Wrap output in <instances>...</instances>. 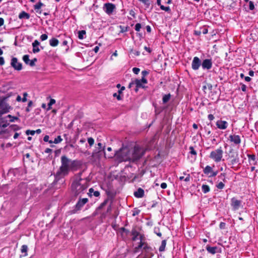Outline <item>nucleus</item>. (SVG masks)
Instances as JSON below:
<instances>
[{
	"mask_svg": "<svg viewBox=\"0 0 258 258\" xmlns=\"http://www.w3.org/2000/svg\"><path fill=\"white\" fill-rule=\"evenodd\" d=\"M166 241L167 240L166 239L163 240L161 242V244L159 248V250L160 252H163L165 251V247L166 245Z\"/></svg>",
	"mask_w": 258,
	"mask_h": 258,
	"instance_id": "33",
	"label": "nucleus"
},
{
	"mask_svg": "<svg viewBox=\"0 0 258 258\" xmlns=\"http://www.w3.org/2000/svg\"><path fill=\"white\" fill-rule=\"evenodd\" d=\"M12 131H17L20 130V127L16 124H12L9 126Z\"/></svg>",
	"mask_w": 258,
	"mask_h": 258,
	"instance_id": "41",
	"label": "nucleus"
},
{
	"mask_svg": "<svg viewBox=\"0 0 258 258\" xmlns=\"http://www.w3.org/2000/svg\"><path fill=\"white\" fill-rule=\"evenodd\" d=\"M200 29L202 31V33L206 34L208 32V29L206 26L200 27Z\"/></svg>",
	"mask_w": 258,
	"mask_h": 258,
	"instance_id": "48",
	"label": "nucleus"
},
{
	"mask_svg": "<svg viewBox=\"0 0 258 258\" xmlns=\"http://www.w3.org/2000/svg\"><path fill=\"white\" fill-rule=\"evenodd\" d=\"M35 133V131H33V130H28L26 131V134L27 135H31L32 136H33Z\"/></svg>",
	"mask_w": 258,
	"mask_h": 258,
	"instance_id": "64",
	"label": "nucleus"
},
{
	"mask_svg": "<svg viewBox=\"0 0 258 258\" xmlns=\"http://www.w3.org/2000/svg\"><path fill=\"white\" fill-rule=\"evenodd\" d=\"M97 146L92 152L91 156L92 158L95 159H99L104 156L105 158H112L113 155L107 154L105 152V146H103L102 143H98Z\"/></svg>",
	"mask_w": 258,
	"mask_h": 258,
	"instance_id": "3",
	"label": "nucleus"
},
{
	"mask_svg": "<svg viewBox=\"0 0 258 258\" xmlns=\"http://www.w3.org/2000/svg\"><path fill=\"white\" fill-rule=\"evenodd\" d=\"M7 117L9 118L10 120L8 121L10 122H14L15 120H20L19 118L17 116H13L11 114H9Z\"/></svg>",
	"mask_w": 258,
	"mask_h": 258,
	"instance_id": "40",
	"label": "nucleus"
},
{
	"mask_svg": "<svg viewBox=\"0 0 258 258\" xmlns=\"http://www.w3.org/2000/svg\"><path fill=\"white\" fill-rule=\"evenodd\" d=\"M106 194L107 195L108 201L111 200L112 201L116 196V192L114 190H111L109 188L105 190Z\"/></svg>",
	"mask_w": 258,
	"mask_h": 258,
	"instance_id": "24",
	"label": "nucleus"
},
{
	"mask_svg": "<svg viewBox=\"0 0 258 258\" xmlns=\"http://www.w3.org/2000/svg\"><path fill=\"white\" fill-rule=\"evenodd\" d=\"M3 114H0V127L5 128L9 125V122L7 120V117H2Z\"/></svg>",
	"mask_w": 258,
	"mask_h": 258,
	"instance_id": "22",
	"label": "nucleus"
},
{
	"mask_svg": "<svg viewBox=\"0 0 258 258\" xmlns=\"http://www.w3.org/2000/svg\"><path fill=\"white\" fill-rule=\"evenodd\" d=\"M135 85H136V87L137 88H144L145 86L143 85V83L140 81L139 79H136L134 80Z\"/></svg>",
	"mask_w": 258,
	"mask_h": 258,
	"instance_id": "34",
	"label": "nucleus"
},
{
	"mask_svg": "<svg viewBox=\"0 0 258 258\" xmlns=\"http://www.w3.org/2000/svg\"><path fill=\"white\" fill-rule=\"evenodd\" d=\"M88 143L90 147H92L94 143V140L93 138L90 137L88 138Z\"/></svg>",
	"mask_w": 258,
	"mask_h": 258,
	"instance_id": "55",
	"label": "nucleus"
},
{
	"mask_svg": "<svg viewBox=\"0 0 258 258\" xmlns=\"http://www.w3.org/2000/svg\"><path fill=\"white\" fill-rule=\"evenodd\" d=\"M83 165L82 161L78 160H71V171H77L81 168Z\"/></svg>",
	"mask_w": 258,
	"mask_h": 258,
	"instance_id": "12",
	"label": "nucleus"
},
{
	"mask_svg": "<svg viewBox=\"0 0 258 258\" xmlns=\"http://www.w3.org/2000/svg\"><path fill=\"white\" fill-rule=\"evenodd\" d=\"M30 15L29 14L25 12V11H22L19 15V18L20 19H29L30 18Z\"/></svg>",
	"mask_w": 258,
	"mask_h": 258,
	"instance_id": "28",
	"label": "nucleus"
},
{
	"mask_svg": "<svg viewBox=\"0 0 258 258\" xmlns=\"http://www.w3.org/2000/svg\"><path fill=\"white\" fill-rule=\"evenodd\" d=\"M201 66H202L201 59L197 56L194 57L191 63L192 69L195 71L198 70Z\"/></svg>",
	"mask_w": 258,
	"mask_h": 258,
	"instance_id": "14",
	"label": "nucleus"
},
{
	"mask_svg": "<svg viewBox=\"0 0 258 258\" xmlns=\"http://www.w3.org/2000/svg\"><path fill=\"white\" fill-rule=\"evenodd\" d=\"M11 66L14 70L18 71H21L23 68L22 63L18 62L17 58L15 57H13L11 59Z\"/></svg>",
	"mask_w": 258,
	"mask_h": 258,
	"instance_id": "10",
	"label": "nucleus"
},
{
	"mask_svg": "<svg viewBox=\"0 0 258 258\" xmlns=\"http://www.w3.org/2000/svg\"><path fill=\"white\" fill-rule=\"evenodd\" d=\"M89 200L87 198H80L76 204L74 206L73 209L69 210L67 212L68 215H71L77 213L81 211L84 206L88 202Z\"/></svg>",
	"mask_w": 258,
	"mask_h": 258,
	"instance_id": "5",
	"label": "nucleus"
},
{
	"mask_svg": "<svg viewBox=\"0 0 258 258\" xmlns=\"http://www.w3.org/2000/svg\"><path fill=\"white\" fill-rule=\"evenodd\" d=\"M225 186V183L222 181H220L216 184V187L219 189H222Z\"/></svg>",
	"mask_w": 258,
	"mask_h": 258,
	"instance_id": "45",
	"label": "nucleus"
},
{
	"mask_svg": "<svg viewBox=\"0 0 258 258\" xmlns=\"http://www.w3.org/2000/svg\"><path fill=\"white\" fill-rule=\"evenodd\" d=\"M83 172V171H81V172L76 174L75 175L74 179L72 183L80 184V182H82V181L84 180L81 177Z\"/></svg>",
	"mask_w": 258,
	"mask_h": 258,
	"instance_id": "19",
	"label": "nucleus"
},
{
	"mask_svg": "<svg viewBox=\"0 0 258 258\" xmlns=\"http://www.w3.org/2000/svg\"><path fill=\"white\" fill-rule=\"evenodd\" d=\"M231 205L235 210L238 209L241 204V201L237 200L235 197H233L231 200Z\"/></svg>",
	"mask_w": 258,
	"mask_h": 258,
	"instance_id": "17",
	"label": "nucleus"
},
{
	"mask_svg": "<svg viewBox=\"0 0 258 258\" xmlns=\"http://www.w3.org/2000/svg\"><path fill=\"white\" fill-rule=\"evenodd\" d=\"M47 99H49V102L47 104L48 107L46 109V111L51 109V106L55 103V100L54 99L50 98V96L47 97Z\"/></svg>",
	"mask_w": 258,
	"mask_h": 258,
	"instance_id": "31",
	"label": "nucleus"
},
{
	"mask_svg": "<svg viewBox=\"0 0 258 258\" xmlns=\"http://www.w3.org/2000/svg\"><path fill=\"white\" fill-rule=\"evenodd\" d=\"M59 43V41L55 38H52L49 40V44L52 47L56 46Z\"/></svg>",
	"mask_w": 258,
	"mask_h": 258,
	"instance_id": "30",
	"label": "nucleus"
},
{
	"mask_svg": "<svg viewBox=\"0 0 258 258\" xmlns=\"http://www.w3.org/2000/svg\"><path fill=\"white\" fill-rule=\"evenodd\" d=\"M131 234L133 236V241H136L138 239L137 237L140 235V233L136 229V228H133L132 230Z\"/></svg>",
	"mask_w": 258,
	"mask_h": 258,
	"instance_id": "27",
	"label": "nucleus"
},
{
	"mask_svg": "<svg viewBox=\"0 0 258 258\" xmlns=\"http://www.w3.org/2000/svg\"><path fill=\"white\" fill-rule=\"evenodd\" d=\"M71 159L68 158L66 155L61 157V166L54 174V179L52 183L53 184L64 183V178L65 176L69 175L71 171Z\"/></svg>",
	"mask_w": 258,
	"mask_h": 258,
	"instance_id": "1",
	"label": "nucleus"
},
{
	"mask_svg": "<svg viewBox=\"0 0 258 258\" xmlns=\"http://www.w3.org/2000/svg\"><path fill=\"white\" fill-rule=\"evenodd\" d=\"M139 239L140 240V242H146L145 241L146 237L144 234H140Z\"/></svg>",
	"mask_w": 258,
	"mask_h": 258,
	"instance_id": "62",
	"label": "nucleus"
},
{
	"mask_svg": "<svg viewBox=\"0 0 258 258\" xmlns=\"http://www.w3.org/2000/svg\"><path fill=\"white\" fill-rule=\"evenodd\" d=\"M239 158L238 157V156H237V157H235V158H232V160L230 161V165H234L236 163H239Z\"/></svg>",
	"mask_w": 258,
	"mask_h": 258,
	"instance_id": "39",
	"label": "nucleus"
},
{
	"mask_svg": "<svg viewBox=\"0 0 258 258\" xmlns=\"http://www.w3.org/2000/svg\"><path fill=\"white\" fill-rule=\"evenodd\" d=\"M189 149L190 150L189 153L191 155L197 156V153L196 151L195 150L194 148L192 146L189 147Z\"/></svg>",
	"mask_w": 258,
	"mask_h": 258,
	"instance_id": "52",
	"label": "nucleus"
},
{
	"mask_svg": "<svg viewBox=\"0 0 258 258\" xmlns=\"http://www.w3.org/2000/svg\"><path fill=\"white\" fill-rule=\"evenodd\" d=\"M37 61V59L36 58H34L31 60H30V62L28 65L31 67H34L35 65V62Z\"/></svg>",
	"mask_w": 258,
	"mask_h": 258,
	"instance_id": "57",
	"label": "nucleus"
},
{
	"mask_svg": "<svg viewBox=\"0 0 258 258\" xmlns=\"http://www.w3.org/2000/svg\"><path fill=\"white\" fill-rule=\"evenodd\" d=\"M212 59H205L202 62V67L203 70H209L212 68Z\"/></svg>",
	"mask_w": 258,
	"mask_h": 258,
	"instance_id": "15",
	"label": "nucleus"
},
{
	"mask_svg": "<svg viewBox=\"0 0 258 258\" xmlns=\"http://www.w3.org/2000/svg\"><path fill=\"white\" fill-rule=\"evenodd\" d=\"M81 184H75L74 183H72L71 184V189L74 192V197L76 199L77 198V197L81 194L80 191H79L78 190V187Z\"/></svg>",
	"mask_w": 258,
	"mask_h": 258,
	"instance_id": "16",
	"label": "nucleus"
},
{
	"mask_svg": "<svg viewBox=\"0 0 258 258\" xmlns=\"http://www.w3.org/2000/svg\"><path fill=\"white\" fill-rule=\"evenodd\" d=\"M134 196L137 198H143L145 196L144 190L141 187H139L136 191H134Z\"/></svg>",
	"mask_w": 258,
	"mask_h": 258,
	"instance_id": "21",
	"label": "nucleus"
},
{
	"mask_svg": "<svg viewBox=\"0 0 258 258\" xmlns=\"http://www.w3.org/2000/svg\"><path fill=\"white\" fill-rule=\"evenodd\" d=\"M39 44L40 42L37 40H34V41L32 43V51L34 53H38L40 51V49L39 48Z\"/></svg>",
	"mask_w": 258,
	"mask_h": 258,
	"instance_id": "23",
	"label": "nucleus"
},
{
	"mask_svg": "<svg viewBox=\"0 0 258 258\" xmlns=\"http://www.w3.org/2000/svg\"><path fill=\"white\" fill-rule=\"evenodd\" d=\"M2 130V132L3 133V134H11V128H10L9 127L6 128V129H4V130Z\"/></svg>",
	"mask_w": 258,
	"mask_h": 258,
	"instance_id": "60",
	"label": "nucleus"
},
{
	"mask_svg": "<svg viewBox=\"0 0 258 258\" xmlns=\"http://www.w3.org/2000/svg\"><path fill=\"white\" fill-rule=\"evenodd\" d=\"M108 202V199H105L103 202H102L99 206L97 208V210H101L104 207H105L107 203Z\"/></svg>",
	"mask_w": 258,
	"mask_h": 258,
	"instance_id": "38",
	"label": "nucleus"
},
{
	"mask_svg": "<svg viewBox=\"0 0 258 258\" xmlns=\"http://www.w3.org/2000/svg\"><path fill=\"white\" fill-rule=\"evenodd\" d=\"M145 154V151H143L141 147L138 146H135L132 153L131 160L135 162L140 159Z\"/></svg>",
	"mask_w": 258,
	"mask_h": 258,
	"instance_id": "6",
	"label": "nucleus"
},
{
	"mask_svg": "<svg viewBox=\"0 0 258 258\" xmlns=\"http://www.w3.org/2000/svg\"><path fill=\"white\" fill-rule=\"evenodd\" d=\"M202 190L204 194H206L210 191V188L209 186L207 184H203L202 186Z\"/></svg>",
	"mask_w": 258,
	"mask_h": 258,
	"instance_id": "36",
	"label": "nucleus"
},
{
	"mask_svg": "<svg viewBox=\"0 0 258 258\" xmlns=\"http://www.w3.org/2000/svg\"><path fill=\"white\" fill-rule=\"evenodd\" d=\"M78 38L80 39H83L84 38V35L86 34V32L85 30H81L78 31Z\"/></svg>",
	"mask_w": 258,
	"mask_h": 258,
	"instance_id": "37",
	"label": "nucleus"
},
{
	"mask_svg": "<svg viewBox=\"0 0 258 258\" xmlns=\"http://www.w3.org/2000/svg\"><path fill=\"white\" fill-rule=\"evenodd\" d=\"M140 213V210L135 209H134V211H133L132 216H134V217L136 216L139 215V214Z\"/></svg>",
	"mask_w": 258,
	"mask_h": 258,
	"instance_id": "63",
	"label": "nucleus"
},
{
	"mask_svg": "<svg viewBox=\"0 0 258 258\" xmlns=\"http://www.w3.org/2000/svg\"><path fill=\"white\" fill-rule=\"evenodd\" d=\"M62 140V139H61V136H58L54 139V140L53 141V142L54 144H58Z\"/></svg>",
	"mask_w": 258,
	"mask_h": 258,
	"instance_id": "53",
	"label": "nucleus"
},
{
	"mask_svg": "<svg viewBox=\"0 0 258 258\" xmlns=\"http://www.w3.org/2000/svg\"><path fill=\"white\" fill-rule=\"evenodd\" d=\"M141 27V24L140 23H137L135 25V29L136 31L139 32L140 31Z\"/></svg>",
	"mask_w": 258,
	"mask_h": 258,
	"instance_id": "61",
	"label": "nucleus"
},
{
	"mask_svg": "<svg viewBox=\"0 0 258 258\" xmlns=\"http://www.w3.org/2000/svg\"><path fill=\"white\" fill-rule=\"evenodd\" d=\"M21 169L19 168L14 169H11L9 171V174H12L15 176L19 175L20 174Z\"/></svg>",
	"mask_w": 258,
	"mask_h": 258,
	"instance_id": "26",
	"label": "nucleus"
},
{
	"mask_svg": "<svg viewBox=\"0 0 258 258\" xmlns=\"http://www.w3.org/2000/svg\"><path fill=\"white\" fill-rule=\"evenodd\" d=\"M140 2L144 4L147 8H148L150 5V0H139Z\"/></svg>",
	"mask_w": 258,
	"mask_h": 258,
	"instance_id": "56",
	"label": "nucleus"
},
{
	"mask_svg": "<svg viewBox=\"0 0 258 258\" xmlns=\"http://www.w3.org/2000/svg\"><path fill=\"white\" fill-rule=\"evenodd\" d=\"M23 60L25 62L26 64H29L30 62L29 55L28 54L24 55L23 56Z\"/></svg>",
	"mask_w": 258,
	"mask_h": 258,
	"instance_id": "44",
	"label": "nucleus"
},
{
	"mask_svg": "<svg viewBox=\"0 0 258 258\" xmlns=\"http://www.w3.org/2000/svg\"><path fill=\"white\" fill-rule=\"evenodd\" d=\"M153 249L149 244L143 248V258H152L154 254L153 252Z\"/></svg>",
	"mask_w": 258,
	"mask_h": 258,
	"instance_id": "8",
	"label": "nucleus"
},
{
	"mask_svg": "<svg viewBox=\"0 0 258 258\" xmlns=\"http://www.w3.org/2000/svg\"><path fill=\"white\" fill-rule=\"evenodd\" d=\"M226 173H221L220 175L218 176V177L221 179V180L223 181L222 182H224V183L227 182L226 178Z\"/></svg>",
	"mask_w": 258,
	"mask_h": 258,
	"instance_id": "43",
	"label": "nucleus"
},
{
	"mask_svg": "<svg viewBox=\"0 0 258 258\" xmlns=\"http://www.w3.org/2000/svg\"><path fill=\"white\" fill-rule=\"evenodd\" d=\"M43 6H44V4L42 3L41 2H38L37 4L34 5V8L36 12L39 14H41V10H40V8Z\"/></svg>",
	"mask_w": 258,
	"mask_h": 258,
	"instance_id": "29",
	"label": "nucleus"
},
{
	"mask_svg": "<svg viewBox=\"0 0 258 258\" xmlns=\"http://www.w3.org/2000/svg\"><path fill=\"white\" fill-rule=\"evenodd\" d=\"M15 96V94L12 93H9L6 95L2 98L0 97V113H8L12 109L11 106L9 104V102L11 101L10 98L11 96Z\"/></svg>",
	"mask_w": 258,
	"mask_h": 258,
	"instance_id": "4",
	"label": "nucleus"
},
{
	"mask_svg": "<svg viewBox=\"0 0 258 258\" xmlns=\"http://www.w3.org/2000/svg\"><path fill=\"white\" fill-rule=\"evenodd\" d=\"M247 157L249 160L255 161L256 159L255 155L254 154H247Z\"/></svg>",
	"mask_w": 258,
	"mask_h": 258,
	"instance_id": "59",
	"label": "nucleus"
},
{
	"mask_svg": "<svg viewBox=\"0 0 258 258\" xmlns=\"http://www.w3.org/2000/svg\"><path fill=\"white\" fill-rule=\"evenodd\" d=\"M80 184L81 185L78 187V190L80 191L81 193H84V191L88 188L89 184L87 182L84 183L80 182Z\"/></svg>",
	"mask_w": 258,
	"mask_h": 258,
	"instance_id": "25",
	"label": "nucleus"
},
{
	"mask_svg": "<svg viewBox=\"0 0 258 258\" xmlns=\"http://www.w3.org/2000/svg\"><path fill=\"white\" fill-rule=\"evenodd\" d=\"M21 251L22 253H25L24 256L27 255L28 246L26 245H23L21 247Z\"/></svg>",
	"mask_w": 258,
	"mask_h": 258,
	"instance_id": "42",
	"label": "nucleus"
},
{
	"mask_svg": "<svg viewBox=\"0 0 258 258\" xmlns=\"http://www.w3.org/2000/svg\"><path fill=\"white\" fill-rule=\"evenodd\" d=\"M119 232L121 233V234H122V233L124 232L125 233V234L127 235L130 232V231L125 228L124 227H121L119 228Z\"/></svg>",
	"mask_w": 258,
	"mask_h": 258,
	"instance_id": "50",
	"label": "nucleus"
},
{
	"mask_svg": "<svg viewBox=\"0 0 258 258\" xmlns=\"http://www.w3.org/2000/svg\"><path fill=\"white\" fill-rule=\"evenodd\" d=\"M223 151L221 147L211 152L209 157L215 162H220L223 157Z\"/></svg>",
	"mask_w": 258,
	"mask_h": 258,
	"instance_id": "7",
	"label": "nucleus"
},
{
	"mask_svg": "<svg viewBox=\"0 0 258 258\" xmlns=\"http://www.w3.org/2000/svg\"><path fill=\"white\" fill-rule=\"evenodd\" d=\"M238 156V152H235L234 149H231L229 151V157L231 158H235Z\"/></svg>",
	"mask_w": 258,
	"mask_h": 258,
	"instance_id": "32",
	"label": "nucleus"
},
{
	"mask_svg": "<svg viewBox=\"0 0 258 258\" xmlns=\"http://www.w3.org/2000/svg\"><path fill=\"white\" fill-rule=\"evenodd\" d=\"M218 128L221 130H225L227 127L228 123L226 121L219 120L216 123Z\"/></svg>",
	"mask_w": 258,
	"mask_h": 258,
	"instance_id": "20",
	"label": "nucleus"
},
{
	"mask_svg": "<svg viewBox=\"0 0 258 258\" xmlns=\"http://www.w3.org/2000/svg\"><path fill=\"white\" fill-rule=\"evenodd\" d=\"M15 96H12V97H13V99H12L11 101H13L14 100H16V101H17L18 102L21 101V99H22L20 95H18L16 96V93H15Z\"/></svg>",
	"mask_w": 258,
	"mask_h": 258,
	"instance_id": "51",
	"label": "nucleus"
},
{
	"mask_svg": "<svg viewBox=\"0 0 258 258\" xmlns=\"http://www.w3.org/2000/svg\"><path fill=\"white\" fill-rule=\"evenodd\" d=\"M206 249L209 253L212 254L222 252V248L218 246H211L210 245H207L206 246Z\"/></svg>",
	"mask_w": 258,
	"mask_h": 258,
	"instance_id": "13",
	"label": "nucleus"
},
{
	"mask_svg": "<svg viewBox=\"0 0 258 258\" xmlns=\"http://www.w3.org/2000/svg\"><path fill=\"white\" fill-rule=\"evenodd\" d=\"M160 9L162 10L165 11V12H167L168 13H170L171 11V10H170V8H169V7H165L163 5H161Z\"/></svg>",
	"mask_w": 258,
	"mask_h": 258,
	"instance_id": "54",
	"label": "nucleus"
},
{
	"mask_svg": "<svg viewBox=\"0 0 258 258\" xmlns=\"http://www.w3.org/2000/svg\"><path fill=\"white\" fill-rule=\"evenodd\" d=\"M171 98V95L170 94H165L163 96L162 98V102L163 104H165L167 103Z\"/></svg>",
	"mask_w": 258,
	"mask_h": 258,
	"instance_id": "35",
	"label": "nucleus"
},
{
	"mask_svg": "<svg viewBox=\"0 0 258 258\" xmlns=\"http://www.w3.org/2000/svg\"><path fill=\"white\" fill-rule=\"evenodd\" d=\"M119 28L120 29V33H124L128 31V29L129 27L128 26L124 27L122 26L121 25H120L119 26Z\"/></svg>",
	"mask_w": 258,
	"mask_h": 258,
	"instance_id": "49",
	"label": "nucleus"
},
{
	"mask_svg": "<svg viewBox=\"0 0 258 258\" xmlns=\"http://www.w3.org/2000/svg\"><path fill=\"white\" fill-rule=\"evenodd\" d=\"M115 9V6L112 3H105L103 6V10L106 14L110 15L112 14Z\"/></svg>",
	"mask_w": 258,
	"mask_h": 258,
	"instance_id": "11",
	"label": "nucleus"
},
{
	"mask_svg": "<svg viewBox=\"0 0 258 258\" xmlns=\"http://www.w3.org/2000/svg\"><path fill=\"white\" fill-rule=\"evenodd\" d=\"M113 96L114 97H116V99L118 100H122V97H121L120 95L119 94L117 93H114L113 94Z\"/></svg>",
	"mask_w": 258,
	"mask_h": 258,
	"instance_id": "58",
	"label": "nucleus"
},
{
	"mask_svg": "<svg viewBox=\"0 0 258 258\" xmlns=\"http://www.w3.org/2000/svg\"><path fill=\"white\" fill-rule=\"evenodd\" d=\"M113 155L112 158L114 157L115 160L118 162L123 161H130V151L126 147H122L118 150L116 151L115 153L109 154Z\"/></svg>",
	"mask_w": 258,
	"mask_h": 258,
	"instance_id": "2",
	"label": "nucleus"
},
{
	"mask_svg": "<svg viewBox=\"0 0 258 258\" xmlns=\"http://www.w3.org/2000/svg\"><path fill=\"white\" fill-rule=\"evenodd\" d=\"M148 244L147 242H140L139 243L138 245L137 246L138 248L139 249H141L142 248L143 249V248L145 247V246L147 245Z\"/></svg>",
	"mask_w": 258,
	"mask_h": 258,
	"instance_id": "46",
	"label": "nucleus"
},
{
	"mask_svg": "<svg viewBox=\"0 0 258 258\" xmlns=\"http://www.w3.org/2000/svg\"><path fill=\"white\" fill-rule=\"evenodd\" d=\"M229 140L231 142H233L236 145H239L241 143L240 136L236 135H231L229 136Z\"/></svg>",
	"mask_w": 258,
	"mask_h": 258,
	"instance_id": "18",
	"label": "nucleus"
},
{
	"mask_svg": "<svg viewBox=\"0 0 258 258\" xmlns=\"http://www.w3.org/2000/svg\"><path fill=\"white\" fill-rule=\"evenodd\" d=\"M203 172L204 174L207 175L209 177H215L217 175L218 173V170L214 171L212 168L209 165L206 166V167L203 170Z\"/></svg>",
	"mask_w": 258,
	"mask_h": 258,
	"instance_id": "9",
	"label": "nucleus"
},
{
	"mask_svg": "<svg viewBox=\"0 0 258 258\" xmlns=\"http://www.w3.org/2000/svg\"><path fill=\"white\" fill-rule=\"evenodd\" d=\"M154 233L159 237H162V233L160 231V228L159 227H155L154 229Z\"/></svg>",
	"mask_w": 258,
	"mask_h": 258,
	"instance_id": "47",
	"label": "nucleus"
}]
</instances>
